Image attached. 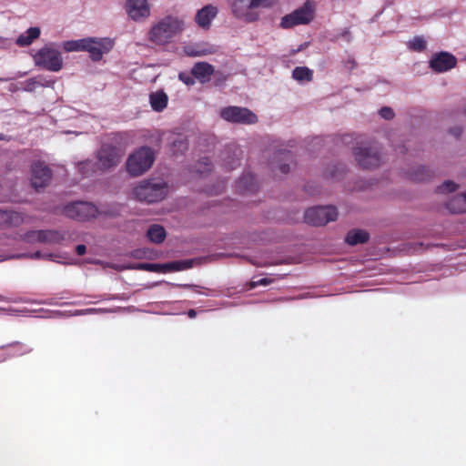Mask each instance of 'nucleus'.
<instances>
[{
	"label": "nucleus",
	"mask_w": 466,
	"mask_h": 466,
	"mask_svg": "<svg viewBox=\"0 0 466 466\" xmlns=\"http://www.w3.org/2000/svg\"><path fill=\"white\" fill-rule=\"evenodd\" d=\"M279 0H228L232 16L246 24L257 23L262 13L272 9Z\"/></svg>",
	"instance_id": "1"
},
{
	"label": "nucleus",
	"mask_w": 466,
	"mask_h": 466,
	"mask_svg": "<svg viewBox=\"0 0 466 466\" xmlns=\"http://www.w3.org/2000/svg\"><path fill=\"white\" fill-rule=\"evenodd\" d=\"M186 29L183 18L175 15H167L150 27L147 38L153 44L164 46L172 41Z\"/></svg>",
	"instance_id": "2"
},
{
	"label": "nucleus",
	"mask_w": 466,
	"mask_h": 466,
	"mask_svg": "<svg viewBox=\"0 0 466 466\" xmlns=\"http://www.w3.org/2000/svg\"><path fill=\"white\" fill-rule=\"evenodd\" d=\"M31 57L36 67L49 72H59L64 67V58L57 42H49L36 50H32Z\"/></svg>",
	"instance_id": "3"
},
{
	"label": "nucleus",
	"mask_w": 466,
	"mask_h": 466,
	"mask_svg": "<svg viewBox=\"0 0 466 466\" xmlns=\"http://www.w3.org/2000/svg\"><path fill=\"white\" fill-rule=\"evenodd\" d=\"M168 193V185L157 178L143 180L132 189V195L136 199L147 203L161 201L167 197Z\"/></svg>",
	"instance_id": "4"
},
{
	"label": "nucleus",
	"mask_w": 466,
	"mask_h": 466,
	"mask_svg": "<svg viewBox=\"0 0 466 466\" xmlns=\"http://www.w3.org/2000/svg\"><path fill=\"white\" fill-rule=\"evenodd\" d=\"M316 7V2L307 0L301 6L283 15L279 21V27L290 29L298 25L309 24L314 19Z\"/></svg>",
	"instance_id": "5"
},
{
	"label": "nucleus",
	"mask_w": 466,
	"mask_h": 466,
	"mask_svg": "<svg viewBox=\"0 0 466 466\" xmlns=\"http://www.w3.org/2000/svg\"><path fill=\"white\" fill-rule=\"evenodd\" d=\"M154 159L153 150L148 147H141L127 157V171L133 177L140 176L151 167Z\"/></svg>",
	"instance_id": "6"
},
{
	"label": "nucleus",
	"mask_w": 466,
	"mask_h": 466,
	"mask_svg": "<svg viewBox=\"0 0 466 466\" xmlns=\"http://www.w3.org/2000/svg\"><path fill=\"white\" fill-rule=\"evenodd\" d=\"M116 41L112 37H86L85 52L88 53V56L93 62H99L105 55L110 53L115 47Z\"/></svg>",
	"instance_id": "7"
},
{
	"label": "nucleus",
	"mask_w": 466,
	"mask_h": 466,
	"mask_svg": "<svg viewBox=\"0 0 466 466\" xmlns=\"http://www.w3.org/2000/svg\"><path fill=\"white\" fill-rule=\"evenodd\" d=\"M124 10L128 19L135 23H144L152 15V5L149 0H126Z\"/></svg>",
	"instance_id": "8"
},
{
	"label": "nucleus",
	"mask_w": 466,
	"mask_h": 466,
	"mask_svg": "<svg viewBox=\"0 0 466 466\" xmlns=\"http://www.w3.org/2000/svg\"><path fill=\"white\" fill-rule=\"evenodd\" d=\"M225 121L234 124L250 125L258 121L257 116L248 108L240 106H226L219 112Z\"/></svg>",
	"instance_id": "9"
},
{
	"label": "nucleus",
	"mask_w": 466,
	"mask_h": 466,
	"mask_svg": "<svg viewBox=\"0 0 466 466\" xmlns=\"http://www.w3.org/2000/svg\"><path fill=\"white\" fill-rule=\"evenodd\" d=\"M305 221L313 226H323L338 218V211L333 206L314 207L306 210Z\"/></svg>",
	"instance_id": "10"
},
{
	"label": "nucleus",
	"mask_w": 466,
	"mask_h": 466,
	"mask_svg": "<svg viewBox=\"0 0 466 466\" xmlns=\"http://www.w3.org/2000/svg\"><path fill=\"white\" fill-rule=\"evenodd\" d=\"M65 214L70 218L84 221L95 218L98 210L95 205L88 202H74L65 208Z\"/></svg>",
	"instance_id": "11"
},
{
	"label": "nucleus",
	"mask_w": 466,
	"mask_h": 466,
	"mask_svg": "<svg viewBox=\"0 0 466 466\" xmlns=\"http://www.w3.org/2000/svg\"><path fill=\"white\" fill-rule=\"evenodd\" d=\"M353 154L356 162L362 168H375L381 163L380 154L375 147H358Z\"/></svg>",
	"instance_id": "12"
},
{
	"label": "nucleus",
	"mask_w": 466,
	"mask_h": 466,
	"mask_svg": "<svg viewBox=\"0 0 466 466\" xmlns=\"http://www.w3.org/2000/svg\"><path fill=\"white\" fill-rule=\"evenodd\" d=\"M457 65V58L449 52H438L431 55L429 67L435 73H445Z\"/></svg>",
	"instance_id": "13"
},
{
	"label": "nucleus",
	"mask_w": 466,
	"mask_h": 466,
	"mask_svg": "<svg viewBox=\"0 0 466 466\" xmlns=\"http://www.w3.org/2000/svg\"><path fill=\"white\" fill-rule=\"evenodd\" d=\"M189 268L188 262H170L166 264H156V263H138L133 266H127L126 268L146 270L150 272L167 273L172 271H179Z\"/></svg>",
	"instance_id": "14"
},
{
	"label": "nucleus",
	"mask_w": 466,
	"mask_h": 466,
	"mask_svg": "<svg viewBox=\"0 0 466 466\" xmlns=\"http://www.w3.org/2000/svg\"><path fill=\"white\" fill-rule=\"evenodd\" d=\"M52 174L48 167L41 162L32 165L30 181L35 189L45 187L51 181Z\"/></svg>",
	"instance_id": "15"
},
{
	"label": "nucleus",
	"mask_w": 466,
	"mask_h": 466,
	"mask_svg": "<svg viewBox=\"0 0 466 466\" xmlns=\"http://www.w3.org/2000/svg\"><path fill=\"white\" fill-rule=\"evenodd\" d=\"M97 158L98 165L101 168L109 169L116 166L121 161L122 153L116 147L104 146L99 150Z\"/></svg>",
	"instance_id": "16"
},
{
	"label": "nucleus",
	"mask_w": 466,
	"mask_h": 466,
	"mask_svg": "<svg viewBox=\"0 0 466 466\" xmlns=\"http://www.w3.org/2000/svg\"><path fill=\"white\" fill-rule=\"evenodd\" d=\"M23 239L28 243H58L63 239V237L56 231L39 230L28 231L24 235Z\"/></svg>",
	"instance_id": "17"
},
{
	"label": "nucleus",
	"mask_w": 466,
	"mask_h": 466,
	"mask_svg": "<svg viewBox=\"0 0 466 466\" xmlns=\"http://www.w3.org/2000/svg\"><path fill=\"white\" fill-rule=\"evenodd\" d=\"M218 7L213 5H207L199 9L195 15L196 24L203 28L210 27L212 21L218 15Z\"/></svg>",
	"instance_id": "18"
},
{
	"label": "nucleus",
	"mask_w": 466,
	"mask_h": 466,
	"mask_svg": "<svg viewBox=\"0 0 466 466\" xmlns=\"http://www.w3.org/2000/svg\"><path fill=\"white\" fill-rule=\"evenodd\" d=\"M29 218L15 212L0 210V228L1 227H17L23 223L27 222Z\"/></svg>",
	"instance_id": "19"
},
{
	"label": "nucleus",
	"mask_w": 466,
	"mask_h": 466,
	"mask_svg": "<svg viewBox=\"0 0 466 466\" xmlns=\"http://www.w3.org/2000/svg\"><path fill=\"white\" fill-rule=\"evenodd\" d=\"M213 73V66L206 62H198L195 64L191 69L192 76L198 79L201 83L209 81Z\"/></svg>",
	"instance_id": "20"
},
{
	"label": "nucleus",
	"mask_w": 466,
	"mask_h": 466,
	"mask_svg": "<svg viewBox=\"0 0 466 466\" xmlns=\"http://www.w3.org/2000/svg\"><path fill=\"white\" fill-rule=\"evenodd\" d=\"M183 54L187 56H203L213 52V48L206 43H193L183 46Z\"/></svg>",
	"instance_id": "21"
},
{
	"label": "nucleus",
	"mask_w": 466,
	"mask_h": 466,
	"mask_svg": "<svg viewBox=\"0 0 466 466\" xmlns=\"http://www.w3.org/2000/svg\"><path fill=\"white\" fill-rule=\"evenodd\" d=\"M168 96L162 91L153 92L149 96V103L152 109L156 112H162L167 106Z\"/></svg>",
	"instance_id": "22"
},
{
	"label": "nucleus",
	"mask_w": 466,
	"mask_h": 466,
	"mask_svg": "<svg viewBox=\"0 0 466 466\" xmlns=\"http://www.w3.org/2000/svg\"><path fill=\"white\" fill-rule=\"evenodd\" d=\"M41 35V30L37 26L29 27L25 33L21 34L15 43L19 46H28L35 40L38 39Z\"/></svg>",
	"instance_id": "23"
},
{
	"label": "nucleus",
	"mask_w": 466,
	"mask_h": 466,
	"mask_svg": "<svg viewBox=\"0 0 466 466\" xmlns=\"http://www.w3.org/2000/svg\"><path fill=\"white\" fill-rule=\"evenodd\" d=\"M61 51H65L66 53L72 52H85L86 49V37L76 39V40H67L61 43H58Z\"/></svg>",
	"instance_id": "24"
},
{
	"label": "nucleus",
	"mask_w": 466,
	"mask_h": 466,
	"mask_svg": "<svg viewBox=\"0 0 466 466\" xmlns=\"http://www.w3.org/2000/svg\"><path fill=\"white\" fill-rule=\"evenodd\" d=\"M369 239V233L362 229L350 230L346 237V242L350 246L362 244Z\"/></svg>",
	"instance_id": "25"
},
{
	"label": "nucleus",
	"mask_w": 466,
	"mask_h": 466,
	"mask_svg": "<svg viewBox=\"0 0 466 466\" xmlns=\"http://www.w3.org/2000/svg\"><path fill=\"white\" fill-rule=\"evenodd\" d=\"M292 77L300 84L309 83L313 79V71L307 66H297L292 71Z\"/></svg>",
	"instance_id": "26"
},
{
	"label": "nucleus",
	"mask_w": 466,
	"mask_h": 466,
	"mask_svg": "<svg viewBox=\"0 0 466 466\" xmlns=\"http://www.w3.org/2000/svg\"><path fill=\"white\" fill-rule=\"evenodd\" d=\"M447 208L453 213H463L466 212V192L455 196L447 204Z\"/></svg>",
	"instance_id": "27"
},
{
	"label": "nucleus",
	"mask_w": 466,
	"mask_h": 466,
	"mask_svg": "<svg viewBox=\"0 0 466 466\" xmlns=\"http://www.w3.org/2000/svg\"><path fill=\"white\" fill-rule=\"evenodd\" d=\"M147 236L151 242L159 244L166 238V230L162 226L154 224L148 228Z\"/></svg>",
	"instance_id": "28"
},
{
	"label": "nucleus",
	"mask_w": 466,
	"mask_h": 466,
	"mask_svg": "<svg viewBox=\"0 0 466 466\" xmlns=\"http://www.w3.org/2000/svg\"><path fill=\"white\" fill-rule=\"evenodd\" d=\"M44 80L45 79L43 76L30 78L22 84L23 86L21 87V89L26 92H32L35 90V88L38 86H49L50 85L54 84V82L52 81L44 82Z\"/></svg>",
	"instance_id": "29"
},
{
	"label": "nucleus",
	"mask_w": 466,
	"mask_h": 466,
	"mask_svg": "<svg viewBox=\"0 0 466 466\" xmlns=\"http://www.w3.org/2000/svg\"><path fill=\"white\" fill-rule=\"evenodd\" d=\"M407 47L414 52H423L427 48V40L422 35H416L407 42Z\"/></svg>",
	"instance_id": "30"
},
{
	"label": "nucleus",
	"mask_w": 466,
	"mask_h": 466,
	"mask_svg": "<svg viewBox=\"0 0 466 466\" xmlns=\"http://www.w3.org/2000/svg\"><path fill=\"white\" fill-rule=\"evenodd\" d=\"M24 257L31 258H34V259L44 258V259L55 260V257L56 256L53 255V254H43V253L37 251V252H35V253H32V254H28V255H25V254L9 255V256H6L5 258H5H24Z\"/></svg>",
	"instance_id": "31"
},
{
	"label": "nucleus",
	"mask_w": 466,
	"mask_h": 466,
	"mask_svg": "<svg viewBox=\"0 0 466 466\" xmlns=\"http://www.w3.org/2000/svg\"><path fill=\"white\" fill-rule=\"evenodd\" d=\"M431 177V171L425 167H420L414 174V179L417 181H425Z\"/></svg>",
	"instance_id": "32"
},
{
	"label": "nucleus",
	"mask_w": 466,
	"mask_h": 466,
	"mask_svg": "<svg viewBox=\"0 0 466 466\" xmlns=\"http://www.w3.org/2000/svg\"><path fill=\"white\" fill-rule=\"evenodd\" d=\"M458 187V186L451 181V180H447L445 182H443V184L441 186L439 187L438 190L440 193H450V192H453L456 190V188Z\"/></svg>",
	"instance_id": "33"
},
{
	"label": "nucleus",
	"mask_w": 466,
	"mask_h": 466,
	"mask_svg": "<svg viewBox=\"0 0 466 466\" xmlns=\"http://www.w3.org/2000/svg\"><path fill=\"white\" fill-rule=\"evenodd\" d=\"M106 311H107L106 309L92 308V309L75 310V311L71 312L69 315L70 316L86 315V314L103 313V312H106Z\"/></svg>",
	"instance_id": "34"
},
{
	"label": "nucleus",
	"mask_w": 466,
	"mask_h": 466,
	"mask_svg": "<svg viewBox=\"0 0 466 466\" xmlns=\"http://www.w3.org/2000/svg\"><path fill=\"white\" fill-rule=\"evenodd\" d=\"M131 256L135 258H151V251L148 249H136L131 253Z\"/></svg>",
	"instance_id": "35"
},
{
	"label": "nucleus",
	"mask_w": 466,
	"mask_h": 466,
	"mask_svg": "<svg viewBox=\"0 0 466 466\" xmlns=\"http://www.w3.org/2000/svg\"><path fill=\"white\" fill-rule=\"evenodd\" d=\"M178 78L187 86H192L195 84L194 76L191 73L181 72L178 74Z\"/></svg>",
	"instance_id": "36"
},
{
	"label": "nucleus",
	"mask_w": 466,
	"mask_h": 466,
	"mask_svg": "<svg viewBox=\"0 0 466 466\" xmlns=\"http://www.w3.org/2000/svg\"><path fill=\"white\" fill-rule=\"evenodd\" d=\"M21 346L19 345H15L14 347H12L9 350H8V353L7 355L8 356H19V355H23L24 353H26V352H29L30 351V349L28 347H25L24 349V350H21Z\"/></svg>",
	"instance_id": "37"
},
{
	"label": "nucleus",
	"mask_w": 466,
	"mask_h": 466,
	"mask_svg": "<svg viewBox=\"0 0 466 466\" xmlns=\"http://www.w3.org/2000/svg\"><path fill=\"white\" fill-rule=\"evenodd\" d=\"M174 153L183 152L187 149V143L184 139L179 138L173 141Z\"/></svg>",
	"instance_id": "38"
},
{
	"label": "nucleus",
	"mask_w": 466,
	"mask_h": 466,
	"mask_svg": "<svg viewBox=\"0 0 466 466\" xmlns=\"http://www.w3.org/2000/svg\"><path fill=\"white\" fill-rule=\"evenodd\" d=\"M78 169L84 175H87L93 169V164L89 160L84 161L78 165Z\"/></svg>",
	"instance_id": "39"
},
{
	"label": "nucleus",
	"mask_w": 466,
	"mask_h": 466,
	"mask_svg": "<svg viewBox=\"0 0 466 466\" xmlns=\"http://www.w3.org/2000/svg\"><path fill=\"white\" fill-rule=\"evenodd\" d=\"M380 116L384 119H392L394 112L390 107H383L380 110Z\"/></svg>",
	"instance_id": "40"
},
{
	"label": "nucleus",
	"mask_w": 466,
	"mask_h": 466,
	"mask_svg": "<svg viewBox=\"0 0 466 466\" xmlns=\"http://www.w3.org/2000/svg\"><path fill=\"white\" fill-rule=\"evenodd\" d=\"M272 282V279H268V278H263V279H260L258 280H256V281H253L251 283V286L254 288V287H257L258 285H261V286H267L268 284H270Z\"/></svg>",
	"instance_id": "41"
},
{
	"label": "nucleus",
	"mask_w": 466,
	"mask_h": 466,
	"mask_svg": "<svg viewBox=\"0 0 466 466\" xmlns=\"http://www.w3.org/2000/svg\"><path fill=\"white\" fill-rule=\"evenodd\" d=\"M86 247L85 245H77L76 247V252L77 255L82 256L86 253Z\"/></svg>",
	"instance_id": "42"
},
{
	"label": "nucleus",
	"mask_w": 466,
	"mask_h": 466,
	"mask_svg": "<svg viewBox=\"0 0 466 466\" xmlns=\"http://www.w3.org/2000/svg\"><path fill=\"white\" fill-rule=\"evenodd\" d=\"M450 132L456 137H459L462 132L461 127H453L450 130Z\"/></svg>",
	"instance_id": "43"
},
{
	"label": "nucleus",
	"mask_w": 466,
	"mask_h": 466,
	"mask_svg": "<svg viewBox=\"0 0 466 466\" xmlns=\"http://www.w3.org/2000/svg\"><path fill=\"white\" fill-rule=\"evenodd\" d=\"M196 315H197V312H196V310H195V309H190V310H188V312H187V316H188L189 318H191V319L195 318V317H196Z\"/></svg>",
	"instance_id": "44"
},
{
	"label": "nucleus",
	"mask_w": 466,
	"mask_h": 466,
	"mask_svg": "<svg viewBox=\"0 0 466 466\" xmlns=\"http://www.w3.org/2000/svg\"><path fill=\"white\" fill-rule=\"evenodd\" d=\"M13 311L14 312L25 313V312H32L33 310L27 309H20V310H13Z\"/></svg>",
	"instance_id": "45"
},
{
	"label": "nucleus",
	"mask_w": 466,
	"mask_h": 466,
	"mask_svg": "<svg viewBox=\"0 0 466 466\" xmlns=\"http://www.w3.org/2000/svg\"><path fill=\"white\" fill-rule=\"evenodd\" d=\"M5 44V38L0 36V47L4 46Z\"/></svg>",
	"instance_id": "46"
},
{
	"label": "nucleus",
	"mask_w": 466,
	"mask_h": 466,
	"mask_svg": "<svg viewBox=\"0 0 466 466\" xmlns=\"http://www.w3.org/2000/svg\"><path fill=\"white\" fill-rule=\"evenodd\" d=\"M206 170H208L207 168H201L200 167H197V171L199 172V173H204Z\"/></svg>",
	"instance_id": "47"
},
{
	"label": "nucleus",
	"mask_w": 466,
	"mask_h": 466,
	"mask_svg": "<svg viewBox=\"0 0 466 466\" xmlns=\"http://www.w3.org/2000/svg\"><path fill=\"white\" fill-rule=\"evenodd\" d=\"M280 169H281V171H282L283 173H286V172H288V170H289V168H288L286 166H282V167H280Z\"/></svg>",
	"instance_id": "48"
},
{
	"label": "nucleus",
	"mask_w": 466,
	"mask_h": 466,
	"mask_svg": "<svg viewBox=\"0 0 466 466\" xmlns=\"http://www.w3.org/2000/svg\"><path fill=\"white\" fill-rule=\"evenodd\" d=\"M0 300H5L4 297L0 295Z\"/></svg>",
	"instance_id": "49"
}]
</instances>
